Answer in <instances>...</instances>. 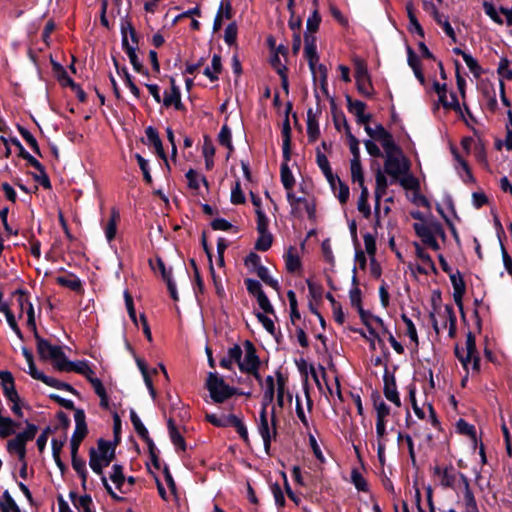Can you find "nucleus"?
Here are the masks:
<instances>
[{"instance_id":"46","label":"nucleus","mask_w":512,"mask_h":512,"mask_svg":"<svg viewBox=\"0 0 512 512\" xmlns=\"http://www.w3.org/2000/svg\"><path fill=\"white\" fill-rule=\"evenodd\" d=\"M463 60L473 76L476 78L480 77L482 69L478 61L470 53H463Z\"/></svg>"},{"instance_id":"45","label":"nucleus","mask_w":512,"mask_h":512,"mask_svg":"<svg viewBox=\"0 0 512 512\" xmlns=\"http://www.w3.org/2000/svg\"><path fill=\"white\" fill-rule=\"evenodd\" d=\"M497 73L502 81L503 79L512 80V63L507 58L500 59Z\"/></svg>"},{"instance_id":"60","label":"nucleus","mask_w":512,"mask_h":512,"mask_svg":"<svg viewBox=\"0 0 512 512\" xmlns=\"http://www.w3.org/2000/svg\"><path fill=\"white\" fill-rule=\"evenodd\" d=\"M403 322L406 325L407 335L410 338V340L417 346L418 345V335L417 330L410 318H408L405 314L401 316Z\"/></svg>"},{"instance_id":"63","label":"nucleus","mask_w":512,"mask_h":512,"mask_svg":"<svg viewBox=\"0 0 512 512\" xmlns=\"http://www.w3.org/2000/svg\"><path fill=\"white\" fill-rule=\"evenodd\" d=\"M347 105L348 110L353 113L355 116L360 115L366 109V104L359 100H352L351 97L347 96Z\"/></svg>"},{"instance_id":"52","label":"nucleus","mask_w":512,"mask_h":512,"mask_svg":"<svg viewBox=\"0 0 512 512\" xmlns=\"http://www.w3.org/2000/svg\"><path fill=\"white\" fill-rule=\"evenodd\" d=\"M231 426L236 428L240 437L247 443L249 441L248 430L244 423L236 415H230Z\"/></svg>"},{"instance_id":"8","label":"nucleus","mask_w":512,"mask_h":512,"mask_svg":"<svg viewBox=\"0 0 512 512\" xmlns=\"http://www.w3.org/2000/svg\"><path fill=\"white\" fill-rule=\"evenodd\" d=\"M206 388L215 403H223L236 393V390L226 384L223 378L219 377L216 373H209Z\"/></svg>"},{"instance_id":"39","label":"nucleus","mask_w":512,"mask_h":512,"mask_svg":"<svg viewBox=\"0 0 512 512\" xmlns=\"http://www.w3.org/2000/svg\"><path fill=\"white\" fill-rule=\"evenodd\" d=\"M73 504L78 512H95L92 499L89 495H82L73 499Z\"/></svg>"},{"instance_id":"3","label":"nucleus","mask_w":512,"mask_h":512,"mask_svg":"<svg viewBox=\"0 0 512 512\" xmlns=\"http://www.w3.org/2000/svg\"><path fill=\"white\" fill-rule=\"evenodd\" d=\"M383 150L385 155L384 172L394 180L406 175L410 165L401 148L395 143Z\"/></svg>"},{"instance_id":"18","label":"nucleus","mask_w":512,"mask_h":512,"mask_svg":"<svg viewBox=\"0 0 512 512\" xmlns=\"http://www.w3.org/2000/svg\"><path fill=\"white\" fill-rule=\"evenodd\" d=\"M61 371H75L87 378L89 381L91 378L94 377V371L90 367L89 363L87 361H69L66 360L64 366L62 367Z\"/></svg>"},{"instance_id":"10","label":"nucleus","mask_w":512,"mask_h":512,"mask_svg":"<svg viewBox=\"0 0 512 512\" xmlns=\"http://www.w3.org/2000/svg\"><path fill=\"white\" fill-rule=\"evenodd\" d=\"M274 413L275 412L273 410L271 420L269 421L266 409L265 407H262L259 414V421L257 424V429L263 440L264 449L267 454H269L271 442L276 437L277 434Z\"/></svg>"},{"instance_id":"2","label":"nucleus","mask_w":512,"mask_h":512,"mask_svg":"<svg viewBox=\"0 0 512 512\" xmlns=\"http://www.w3.org/2000/svg\"><path fill=\"white\" fill-rule=\"evenodd\" d=\"M433 472L438 484L443 489L453 490L457 498H460V491L463 489L464 485L469 483V479L451 464L443 466L436 465Z\"/></svg>"},{"instance_id":"7","label":"nucleus","mask_w":512,"mask_h":512,"mask_svg":"<svg viewBox=\"0 0 512 512\" xmlns=\"http://www.w3.org/2000/svg\"><path fill=\"white\" fill-rule=\"evenodd\" d=\"M35 339L40 358L44 360H51L54 366L61 371L67 360L62 348L57 345H52L47 340L41 338L38 333H35Z\"/></svg>"},{"instance_id":"20","label":"nucleus","mask_w":512,"mask_h":512,"mask_svg":"<svg viewBox=\"0 0 512 512\" xmlns=\"http://www.w3.org/2000/svg\"><path fill=\"white\" fill-rule=\"evenodd\" d=\"M304 54L309 66H313L315 62H319L317 53L316 36L313 34H305Z\"/></svg>"},{"instance_id":"41","label":"nucleus","mask_w":512,"mask_h":512,"mask_svg":"<svg viewBox=\"0 0 512 512\" xmlns=\"http://www.w3.org/2000/svg\"><path fill=\"white\" fill-rule=\"evenodd\" d=\"M373 405L376 411V420H387L390 414L389 406L379 396L374 399Z\"/></svg>"},{"instance_id":"29","label":"nucleus","mask_w":512,"mask_h":512,"mask_svg":"<svg viewBox=\"0 0 512 512\" xmlns=\"http://www.w3.org/2000/svg\"><path fill=\"white\" fill-rule=\"evenodd\" d=\"M17 426V423L10 417L2 415V408L0 407V436L6 438L14 434Z\"/></svg>"},{"instance_id":"35","label":"nucleus","mask_w":512,"mask_h":512,"mask_svg":"<svg viewBox=\"0 0 512 512\" xmlns=\"http://www.w3.org/2000/svg\"><path fill=\"white\" fill-rule=\"evenodd\" d=\"M284 258H285L286 269L289 272L293 273V272L297 271L300 268V266H301L300 258L297 255V253H296V251H295V249L293 247H290L288 249V251L285 254Z\"/></svg>"},{"instance_id":"16","label":"nucleus","mask_w":512,"mask_h":512,"mask_svg":"<svg viewBox=\"0 0 512 512\" xmlns=\"http://www.w3.org/2000/svg\"><path fill=\"white\" fill-rule=\"evenodd\" d=\"M413 247L415 249L416 257L421 262V265L418 267V271L425 274H427L429 271H435V264L431 256L425 251L421 244L414 242Z\"/></svg>"},{"instance_id":"51","label":"nucleus","mask_w":512,"mask_h":512,"mask_svg":"<svg viewBox=\"0 0 512 512\" xmlns=\"http://www.w3.org/2000/svg\"><path fill=\"white\" fill-rule=\"evenodd\" d=\"M287 297H288L289 306H290V318H291L292 323L295 324V321L300 319V313L297 308L296 294L293 290H289L287 292Z\"/></svg>"},{"instance_id":"48","label":"nucleus","mask_w":512,"mask_h":512,"mask_svg":"<svg viewBox=\"0 0 512 512\" xmlns=\"http://www.w3.org/2000/svg\"><path fill=\"white\" fill-rule=\"evenodd\" d=\"M43 383H45L46 385L50 386V387H53V388H56V389H59V390H65V391H68L72 394H76V390L68 383H65V382H61L55 378H52V377H49V376H45L44 380L42 381Z\"/></svg>"},{"instance_id":"53","label":"nucleus","mask_w":512,"mask_h":512,"mask_svg":"<svg viewBox=\"0 0 512 512\" xmlns=\"http://www.w3.org/2000/svg\"><path fill=\"white\" fill-rule=\"evenodd\" d=\"M346 136L349 142L352 159L360 160V148L358 139L351 133L349 127L346 128Z\"/></svg>"},{"instance_id":"9","label":"nucleus","mask_w":512,"mask_h":512,"mask_svg":"<svg viewBox=\"0 0 512 512\" xmlns=\"http://www.w3.org/2000/svg\"><path fill=\"white\" fill-rule=\"evenodd\" d=\"M0 380L5 398L12 403V412L16 416L22 417L23 412L20 405V397L16 391L12 374L9 371H0Z\"/></svg>"},{"instance_id":"26","label":"nucleus","mask_w":512,"mask_h":512,"mask_svg":"<svg viewBox=\"0 0 512 512\" xmlns=\"http://www.w3.org/2000/svg\"><path fill=\"white\" fill-rule=\"evenodd\" d=\"M120 219L119 212L113 209L111 211V215L104 226V233L107 241L110 243L116 236L117 233V223Z\"/></svg>"},{"instance_id":"62","label":"nucleus","mask_w":512,"mask_h":512,"mask_svg":"<svg viewBox=\"0 0 512 512\" xmlns=\"http://www.w3.org/2000/svg\"><path fill=\"white\" fill-rule=\"evenodd\" d=\"M19 133L23 137V139L27 142V144L31 147V149L40 154V149L37 143L36 138L25 128L19 127Z\"/></svg>"},{"instance_id":"22","label":"nucleus","mask_w":512,"mask_h":512,"mask_svg":"<svg viewBox=\"0 0 512 512\" xmlns=\"http://www.w3.org/2000/svg\"><path fill=\"white\" fill-rule=\"evenodd\" d=\"M287 380L280 372L277 373L276 385H277V404L279 407L285 405L286 400L291 403L292 395L286 387Z\"/></svg>"},{"instance_id":"24","label":"nucleus","mask_w":512,"mask_h":512,"mask_svg":"<svg viewBox=\"0 0 512 512\" xmlns=\"http://www.w3.org/2000/svg\"><path fill=\"white\" fill-rule=\"evenodd\" d=\"M75 430L71 437L72 440L81 442L87 434V425L85 422V413L81 409H77L74 413Z\"/></svg>"},{"instance_id":"40","label":"nucleus","mask_w":512,"mask_h":512,"mask_svg":"<svg viewBox=\"0 0 512 512\" xmlns=\"http://www.w3.org/2000/svg\"><path fill=\"white\" fill-rule=\"evenodd\" d=\"M320 23H321V17H320L318 8H314L307 19V22H306L307 31L305 34H313L314 35V33H316V31L318 30Z\"/></svg>"},{"instance_id":"4","label":"nucleus","mask_w":512,"mask_h":512,"mask_svg":"<svg viewBox=\"0 0 512 512\" xmlns=\"http://www.w3.org/2000/svg\"><path fill=\"white\" fill-rule=\"evenodd\" d=\"M413 228L417 236L421 239L422 243L426 247L434 251H438L440 249L437 237L444 238L445 232L442 225L439 222H417L414 223Z\"/></svg>"},{"instance_id":"19","label":"nucleus","mask_w":512,"mask_h":512,"mask_svg":"<svg viewBox=\"0 0 512 512\" xmlns=\"http://www.w3.org/2000/svg\"><path fill=\"white\" fill-rule=\"evenodd\" d=\"M463 494L462 500L458 498V503H462L464 512H480L474 496V493L470 487V483L465 484L460 494Z\"/></svg>"},{"instance_id":"15","label":"nucleus","mask_w":512,"mask_h":512,"mask_svg":"<svg viewBox=\"0 0 512 512\" xmlns=\"http://www.w3.org/2000/svg\"><path fill=\"white\" fill-rule=\"evenodd\" d=\"M384 380V395L386 399L395 406L400 407L401 406V400L399 397V393L397 390L395 378L392 374H389L387 371L385 372L383 376Z\"/></svg>"},{"instance_id":"31","label":"nucleus","mask_w":512,"mask_h":512,"mask_svg":"<svg viewBox=\"0 0 512 512\" xmlns=\"http://www.w3.org/2000/svg\"><path fill=\"white\" fill-rule=\"evenodd\" d=\"M168 430H169V436H170V439H171V442L173 443V445L177 449L184 451L186 449L185 440H184L183 436L180 434V432L178 431V429L176 428L172 419L168 420Z\"/></svg>"},{"instance_id":"49","label":"nucleus","mask_w":512,"mask_h":512,"mask_svg":"<svg viewBox=\"0 0 512 512\" xmlns=\"http://www.w3.org/2000/svg\"><path fill=\"white\" fill-rule=\"evenodd\" d=\"M37 433V426L31 423H27L24 431L18 433L15 438L21 441L24 445L30 440H32Z\"/></svg>"},{"instance_id":"42","label":"nucleus","mask_w":512,"mask_h":512,"mask_svg":"<svg viewBox=\"0 0 512 512\" xmlns=\"http://www.w3.org/2000/svg\"><path fill=\"white\" fill-rule=\"evenodd\" d=\"M258 234L259 236L255 243V249L259 251H267L272 245V234L269 231L258 232Z\"/></svg>"},{"instance_id":"55","label":"nucleus","mask_w":512,"mask_h":512,"mask_svg":"<svg viewBox=\"0 0 512 512\" xmlns=\"http://www.w3.org/2000/svg\"><path fill=\"white\" fill-rule=\"evenodd\" d=\"M238 28L235 22L227 25L224 32V41L227 45L232 46L236 43Z\"/></svg>"},{"instance_id":"21","label":"nucleus","mask_w":512,"mask_h":512,"mask_svg":"<svg viewBox=\"0 0 512 512\" xmlns=\"http://www.w3.org/2000/svg\"><path fill=\"white\" fill-rule=\"evenodd\" d=\"M163 105L165 107L174 106L176 110H181L183 108L180 90L175 85V81L173 79H171V90L164 93Z\"/></svg>"},{"instance_id":"56","label":"nucleus","mask_w":512,"mask_h":512,"mask_svg":"<svg viewBox=\"0 0 512 512\" xmlns=\"http://www.w3.org/2000/svg\"><path fill=\"white\" fill-rule=\"evenodd\" d=\"M130 420L134 426L135 431L138 433L139 436L145 438L148 435V431L144 424L142 423L141 419L137 415V413L132 409L130 411Z\"/></svg>"},{"instance_id":"36","label":"nucleus","mask_w":512,"mask_h":512,"mask_svg":"<svg viewBox=\"0 0 512 512\" xmlns=\"http://www.w3.org/2000/svg\"><path fill=\"white\" fill-rule=\"evenodd\" d=\"M7 449L10 453L17 454L20 462H24V458L26 456V445H24L21 441L14 437L8 441Z\"/></svg>"},{"instance_id":"23","label":"nucleus","mask_w":512,"mask_h":512,"mask_svg":"<svg viewBox=\"0 0 512 512\" xmlns=\"http://www.w3.org/2000/svg\"><path fill=\"white\" fill-rule=\"evenodd\" d=\"M452 155L454 160L457 162L456 169L462 180L464 182H474V177L471 173V170L467 164V162L463 159V157L459 154L456 148H451Z\"/></svg>"},{"instance_id":"43","label":"nucleus","mask_w":512,"mask_h":512,"mask_svg":"<svg viewBox=\"0 0 512 512\" xmlns=\"http://www.w3.org/2000/svg\"><path fill=\"white\" fill-rule=\"evenodd\" d=\"M351 178L354 183L362 185L364 182V175L360 160L351 159L350 161Z\"/></svg>"},{"instance_id":"57","label":"nucleus","mask_w":512,"mask_h":512,"mask_svg":"<svg viewBox=\"0 0 512 512\" xmlns=\"http://www.w3.org/2000/svg\"><path fill=\"white\" fill-rule=\"evenodd\" d=\"M317 164L327 180L329 178H332V176H334V174L332 173L328 158L321 152L317 153Z\"/></svg>"},{"instance_id":"59","label":"nucleus","mask_w":512,"mask_h":512,"mask_svg":"<svg viewBox=\"0 0 512 512\" xmlns=\"http://www.w3.org/2000/svg\"><path fill=\"white\" fill-rule=\"evenodd\" d=\"M72 467L77 472V474L80 476V478L82 479L83 484H85L86 479H87V470H86L85 461L78 457H73L72 458Z\"/></svg>"},{"instance_id":"64","label":"nucleus","mask_w":512,"mask_h":512,"mask_svg":"<svg viewBox=\"0 0 512 512\" xmlns=\"http://www.w3.org/2000/svg\"><path fill=\"white\" fill-rule=\"evenodd\" d=\"M223 20H229L233 16L232 4L228 0H222L216 13Z\"/></svg>"},{"instance_id":"12","label":"nucleus","mask_w":512,"mask_h":512,"mask_svg":"<svg viewBox=\"0 0 512 512\" xmlns=\"http://www.w3.org/2000/svg\"><path fill=\"white\" fill-rule=\"evenodd\" d=\"M243 354L240 355V360H237V365L241 372L255 371L259 369L260 360L256 354V349L252 342L245 341Z\"/></svg>"},{"instance_id":"28","label":"nucleus","mask_w":512,"mask_h":512,"mask_svg":"<svg viewBox=\"0 0 512 512\" xmlns=\"http://www.w3.org/2000/svg\"><path fill=\"white\" fill-rule=\"evenodd\" d=\"M145 133L149 143L154 147L157 155L165 159V152L158 132L153 127L149 126L146 128Z\"/></svg>"},{"instance_id":"54","label":"nucleus","mask_w":512,"mask_h":512,"mask_svg":"<svg viewBox=\"0 0 512 512\" xmlns=\"http://www.w3.org/2000/svg\"><path fill=\"white\" fill-rule=\"evenodd\" d=\"M450 280L454 289L455 296L458 295L459 299H461L462 295L465 292V283L459 272L456 274L450 275Z\"/></svg>"},{"instance_id":"5","label":"nucleus","mask_w":512,"mask_h":512,"mask_svg":"<svg viewBox=\"0 0 512 512\" xmlns=\"http://www.w3.org/2000/svg\"><path fill=\"white\" fill-rule=\"evenodd\" d=\"M115 455V445L111 441L100 439L98 447L90 450L89 465L98 475H102L104 467L108 466Z\"/></svg>"},{"instance_id":"6","label":"nucleus","mask_w":512,"mask_h":512,"mask_svg":"<svg viewBox=\"0 0 512 512\" xmlns=\"http://www.w3.org/2000/svg\"><path fill=\"white\" fill-rule=\"evenodd\" d=\"M455 354L467 372L470 370L478 371L479 356L476 350L475 337L471 332L466 336L465 347L460 348L458 345L455 347Z\"/></svg>"},{"instance_id":"33","label":"nucleus","mask_w":512,"mask_h":512,"mask_svg":"<svg viewBox=\"0 0 512 512\" xmlns=\"http://www.w3.org/2000/svg\"><path fill=\"white\" fill-rule=\"evenodd\" d=\"M222 62L221 57L214 54L211 60V66H208L204 70V75L207 76L211 81L218 80V74L221 72Z\"/></svg>"},{"instance_id":"34","label":"nucleus","mask_w":512,"mask_h":512,"mask_svg":"<svg viewBox=\"0 0 512 512\" xmlns=\"http://www.w3.org/2000/svg\"><path fill=\"white\" fill-rule=\"evenodd\" d=\"M313 66H309L314 81H318L322 87L327 85V68L325 65L319 62L313 63Z\"/></svg>"},{"instance_id":"30","label":"nucleus","mask_w":512,"mask_h":512,"mask_svg":"<svg viewBox=\"0 0 512 512\" xmlns=\"http://www.w3.org/2000/svg\"><path fill=\"white\" fill-rule=\"evenodd\" d=\"M56 281L59 285L67 287L72 291L79 292L82 290L81 280L73 274L57 277Z\"/></svg>"},{"instance_id":"61","label":"nucleus","mask_w":512,"mask_h":512,"mask_svg":"<svg viewBox=\"0 0 512 512\" xmlns=\"http://www.w3.org/2000/svg\"><path fill=\"white\" fill-rule=\"evenodd\" d=\"M2 512H20L19 507L9 495L8 491L4 492V501L0 503Z\"/></svg>"},{"instance_id":"37","label":"nucleus","mask_w":512,"mask_h":512,"mask_svg":"<svg viewBox=\"0 0 512 512\" xmlns=\"http://www.w3.org/2000/svg\"><path fill=\"white\" fill-rule=\"evenodd\" d=\"M257 276L268 286L273 288L274 290L278 291L280 289V285L278 281L274 278H272L269 274V270L265 266L258 267V269L255 271Z\"/></svg>"},{"instance_id":"50","label":"nucleus","mask_w":512,"mask_h":512,"mask_svg":"<svg viewBox=\"0 0 512 512\" xmlns=\"http://www.w3.org/2000/svg\"><path fill=\"white\" fill-rule=\"evenodd\" d=\"M281 182L286 191L292 190L295 183L294 176L286 164L281 166Z\"/></svg>"},{"instance_id":"47","label":"nucleus","mask_w":512,"mask_h":512,"mask_svg":"<svg viewBox=\"0 0 512 512\" xmlns=\"http://www.w3.org/2000/svg\"><path fill=\"white\" fill-rule=\"evenodd\" d=\"M110 480L114 483L116 489L122 491V487L125 483V477L120 465H113Z\"/></svg>"},{"instance_id":"11","label":"nucleus","mask_w":512,"mask_h":512,"mask_svg":"<svg viewBox=\"0 0 512 512\" xmlns=\"http://www.w3.org/2000/svg\"><path fill=\"white\" fill-rule=\"evenodd\" d=\"M355 64V80L359 93L363 96L370 97L373 94V87L368 73L367 65L359 58L354 60Z\"/></svg>"},{"instance_id":"38","label":"nucleus","mask_w":512,"mask_h":512,"mask_svg":"<svg viewBox=\"0 0 512 512\" xmlns=\"http://www.w3.org/2000/svg\"><path fill=\"white\" fill-rule=\"evenodd\" d=\"M186 178L188 181V186L192 190H199L200 183L203 182L205 186H207V180L205 177L200 176L194 169H189L186 172Z\"/></svg>"},{"instance_id":"58","label":"nucleus","mask_w":512,"mask_h":512,"mask_svg":"<svg viewBox=\"0 0 512 512\" xmlns=\"http://www.w3.org/2000/svg\"><path fill=\"white\" fill-rule=\"evenodd\" d=\"M483 9L486 15H488L495 23L499 25L504 23L502 17L492 3L485 1L483 3Z\"/></svg>"},{"instance_id":"13","label":"nucleus","mask_w":512,"mask_h":512,"mask_svg":"<svg viewBox=\"0 0 512 512\" xmlns=\"http://www.w3.org/2000/svg\"><path fill=\"white\" fill-rule=\"evenodd\" d=\"M375 180H376V188H375L374 214H375V225L379 226L380 222H381L380 200L383 196L386 195L389 183H388L387 177L381 170L377 171Z\"/></svg>"},{"instance_id":"44","label":"nucleus","mask_w":512,"mask_h":512,"mask_svg":"<svg viewBox=\"0 0 512 512\" xmlns=\"http://www.w3.org/2000/svg\"><path fill=\"white\" fill-rule=\"evenodd\" d=\"M426 409H427L428 415L426 414V411L424 408L415 409L414 413L420 419H425L427 417V420L430 422V424L434 427H437L439 422L437 420V417H436V414H435V411H434L432 405L428 404Z\"/></svg>"},{"instance_id":"1","label":"nucleus","mask_w":512,"mask_h":512,"mask_svg":"<svg viewBox=\"0 0 512 512\" xmlns=\"http://www.w3.org/2000/svg\"><path fill=\"white\" fill-rule=\"evenodd\" d=\"M429 318L436 334H440L448 328L449 337H455L457 320L452 305L442 306L433 301V307L429 313Z\"/></svg>"},{"instance_id":"17","label":"nucleus","mask_w":512,"mask_h":512,"mask_svg":"<svg viewBox=\"0 0 512 512\" xmlns=\"http://www.w3.org/2000/svg\"><path fill=\"white\" fill-rule=\"evenodd\" d=\"M327 181L340 203L345 204L349 199V187L336 175L332 176V178H329Z\"/></svg>"},{"instance_id":"25","label":"nucleus","mask_w":512,"mask_h":512,"mask_svg":"<svg viewBox=\"0 0 512 512\" xmlns=\"http://www.w3.org/2000/svg\"><path fill=\"white\" fill-rule=\"evenodd\" d=\"M242 354V348L239 345L235 344L234 346L228 349L227 356L223 357L220 360V367L225 369H232L233 364H237V360H240V355Z\"/></svg>"},{"instance_id":"27","label":"nucleus","mask_w":512,"mask_h":512,"mask_svg":"<svg viewBox=\"0 0 512 512\" xmlns=\"http://www.w3.org/2000/svg\"><path fill=\"white\" fill-rule=\"evenodd\" d=\"M408 54V65L412 68L415 77L420 82L421 85H425L426 80L424 77V74L421 71L420 68V60L419 57L414 53V51L408 47L407 49Z\"/></svg>"},{"instance_id":"14","label":"nucleus","mask_w":512,"mask_h":512,"mask_svg":"<svg viewBox=\"0 0 512 512\" xmlns=\"http://www.w3.org/2000/svg\"><path fill=\"white\" fill-rule=\"evenodd\" d=\"M365 132L374 140L378 141L381 144V147L388 148L392 144H395L393 136L383 127L381 124L375 125V127H371L370 125H366L364 127Z\"/></svg>"},{"instance_id":"32","label":"nucleus","mask_w":512,"mask_h":512,"mask_svg":"<svg viewBox=\"0 0 512 512\" xmlns=\"http://www.w3.org/2000/svg\"><path fill=\"white\" fill-rule=\"evenodd\" d=\"M274 394H275V380H274L273 376L269 375L265 379L262 407H265V409H267V406L269 404H271L274 400Z\"/></svg>"}]
</instances>
